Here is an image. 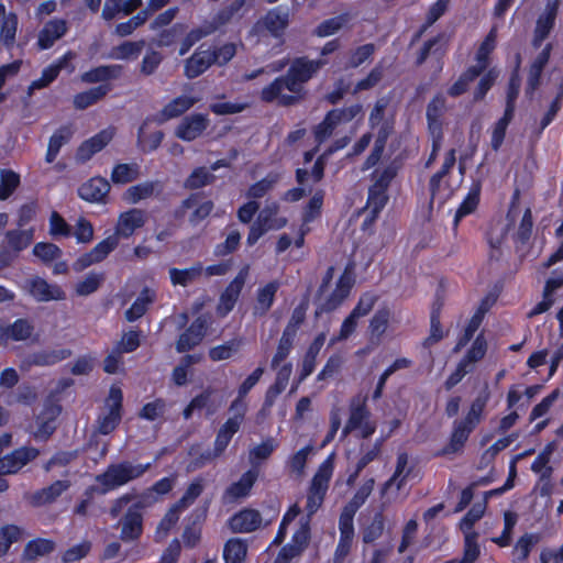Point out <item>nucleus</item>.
Here are the masks:
<instances>
[{
    "label": "nucleus",
    "instance_id": "obj_1",
    "mask_svg": "<svg viewBox=\"0 0 563 563\" xmlns=\"http://www.w3.org/2000/svg\"><path fill=\"white\" fill-rule=\"evenodd\" d=\"M161 454L156 455L153 462L145 464H132L129 461L112 463L108 465L103 473L96 476V482L99 484L98 494L106 495L121 486H124L131 481L137 479L147 471H150L154 463L158 461Z\"/></svg>",
    "mask_w": 563,
    "mask_h": 563
},
{
    "label": "nucleus",
    "instance_id": "obj_2",
    "mask_svg": "<svg viewBox=\"0 0 563 563\" xmlns=\"http://www.w3.org/2000/svg\"><path fill=\"white\" fill-rule=\"evenodd\" d=\"M367 395L357 394L349 401V418L342 429V437H347L353 431H358L362 439L371 438L377 429V424L371 419V410L367 406Z\"/></svg>",
    "mask_w": 563,
    "mask_h": 563
},
{
    "label": "nucleus",
    "instance_id": "obj_3",
    "mask_svg": "<svg viewBox=\"0 0 563 563\" xmlns=\"http://www.w3.org/2000/svg\"><path fill=\"white\" fill-rule=\"evenodd\" d=\"M333 473L332 457L329 456L321 463L316 474L313 475L307 493L306 510L307 516H313L322 506L329 483Z\"/></svg>",
    "mask_w": 563,
    "mask_h": 563
},
{
    "label": "nucleus",
    "instance_id": "obj_4",
    "mask_svg": "<svg viewBox=\"0 0 563 563\" xmlns=\"http://www.w3.org/2000/svg\"><path fill=\"white\" fill-rule=\"evenodd\" d=\"M106 406L108 407V412L99 416L97 419V430L102 435L113 432L122 420L123 393L120 387L114 385L110 387Z\"/></svg>",
    "mask_w": 563,
    "mask_h": 563
},
{
    "label": "nucleus",
    "instance_id": "obj_5",
    "mask_svg": "<svg viewBox=\"0 0 563 563\" xmlns=\"http://www.w3.org/2000/svg\"><path fill=\"white\" fill-rule=\"evenodd\" d=\"M354 283V277L346 267L336 280L335 288L332 292L323 301L317 305L314 316L320 317L323 313L333 312L341 307L344 300L350 296Z\"/></svg>",
    "mask_w": 563,
    "mask_h": 563
},
{
    "label": "nucleus",
    "instance_id": "obj_6",
    "mask_svg": "<svg viewBox=\"0 0 563 563\" xmlns=\"http://www.w3.org/2000/svg\"><path fill=\"white\" fill-rule=\"evenodd\" d=\"M144 508L145 504L142 500H136L121 517L119 521L121 526L120 539L123 542L137 541L142 537L144 531Z\"/></svg>",
    "mask_w": 563,
    "mask_h": 563
},
{
    "label": "nucleus",
    "instance_id": "obj_7",
    "mask_svg": "<svg viewBox=\"0 0 563 563\" xmlns=\"http://www.w3.org/2000/svg\"><path fill=\"white\" fill-rule=\"evenodd\" d=\"M250 266H243L235 277L228 284L224 290L221 292L219 303L217 306V313L221 317L228 316L239 300L242 289L245 285L249 276Z\"/></svg>",
    "mask_w": 563,
    "mask_h": 563
},
{
    "label": "nucleus",
    "instance_id": "obj_8",
    "mask_svg": "<svg viewBox=\"0 0 563 563\" xmlns=\"http://www.w3.org/2000/svg\"><path fill=\"white\" fill-rule=\"evenodd\" d=\"M119 245V240L112 234L100 241L89 252L81 254L73 264L76 272H81L87 267L100 263L108 257Z\"/></svg>",
    "mask_w": 563,
    "mask_h": 563
},
{
    "label": "nucleus",
    "instance_id": "obj_9",
    "mask_svg": "<svg viewBox=\"0 0 563 563\" xmlns=\"http://www.w3.org/2000/svg\"><path fill=\"white\" fill-rule=\"evenodd\" d=\"M207 331V319L203 316H198L178 336L175 345L176 351L178 353H186L195 349L202 342Z\"/></svg>",
    "mask_w": 563,
    "mask_h": 563
},
{
    "label": "nucleus",
    "instance_id": "obj_10",
    "mask_svg": "<svg viewBox=\"0 0 563 563\" xmlns=\"http://www.w3.org/2000/svg\"><path fill=\"white\" fill-rule=\"evenodd\" d=\"M40 450L33 446H22L15 449L10 454H7L0 459V475L18 473L27 463L35 460Z\"/></svg>",
    "mask_w": 563,
    "mask_h": 563
},
{
    "label": "nucleus",
    "instance_id": "obj_11",
    "mask_svg": "<svg viewBox=\"0 0 563 563\" xmlns=\"http://www.w3.org/2000/svg\"><path fill=\"white\" fill-rule=\"evenodd\" d=\"M146 222V212L139 208H132L121 212L118 217L113 236L129 239L137 229L144 227Z\"/></svg>",
    "mask_w": 563,
    "mask_h": 563
},
{
    "label": "nucleus",
    "instance_id": "obj_12",
    "mask_svg": "<svg viewBox=\"0 0 563 563\" xmlns=\"http://www.w3.org/2000/svg\"><path fill=\"white\" fill-rule=\"evenodd\" d=\"M110 189V183L104 177L93 176L78 187L77 194L87 202L106 203Z\"/></svg>",
    "mask_w": 563,
    "mask_h": 563
},
{
    "label": "nucleus",
    "instance_id": "obj_13",
    "mask_svg": "<svg viewBox=\"0 0 563 563\" xmlns=\"http://www.w3.org/2000/svg\"><path fill=\"white\" fill-rule=\"evenodd\" d=\"M113 131L110 129H103L85 140L76 151V161L78 163H87L91 157L102 151L113 139Z\"/></svg>",
    "mask_w": 563,
    "mask_h": 563
},
{
    "label": "nucleus",
    "instance_id": "obj_14",
    "mask_svg": "<svg viewBox=\"0 0 563 563\" xmlns=\"http://www.w3.org/2000/svg\"><path fill=\"white\" fill-rule=\"evenodd\" d=\"M208 125L209 119L206 114H190L185 117L178 124L175 135L185 142H191L199 137L207 130Z\"/></svg>",
    "mask_w": 563,
    "mask_h": 563
},
{
    "label": "nucleus",
    "instance_id": "obj_15",
    "mask_svg": "<svg viewBox=\"0 0 563 563\" xmlns=\"http://www.w3.org/2000/svg\"><path fill=\"white\" fill-rule=\"evenodd\" d=\"M229 527L234 533H251L262 525V516L258 510L243 508L229 518Z\"/></svg>",
    "mask_w": 563,
    "mask_h": 563
},
{
    "label": "nucleus",
    "instance_id": "obj_16",
    "mask_svg": "<svg viewBox=\"0 0 563 563\" xmlns=\"http://www.w3.org/2000/svg\"><path fill=\"white\" fill-rule=\"evenodd\" d=\"M123 75V66L119 64L99 65L81 74L80 79L86 84L111 85Z\"/></svg>",
    "mask_w": 563,
    "mask_h": 563
},
{
    "label": "nucleus",
    "instance_id": "obj_17",
    "mask_svg": "<svg viewBox=\"0 0 563 563\" xmlns=\"http://www.w3.org/2000/svg\"><path fill=\"white\" fill-rule=\"evenodd\" d=\"M206 44H201L196 48L194 54L186 59L184 75L188 79H195L207 71L213 64L209 48Z\"/></svg>",
    "mask_w": 563,
    "mask_h": 563
},
{
    "label": "nucleus",
    "instance_id": "obj_18",
    "mask_svg": "<svg viewBox=\"0 0 563 563\" xmlns=\"http://www.w3.org/2000/svg\"><path fill=\"white\" fill-rule=\"evenodd\" d=\"M244 420V411L230 417L218 430L214 439L216 455H221L229 446L234 434L240 430Z\"/></svg>",
    "mask_w": 563,
    "mask_h": 563
},
{
    "label": "nucleus",
    "instance_id": "obj_19",
    "mask_svg": "<svg viewBox=\"0 0 563 563\" xmlns=\"http://www.w3.org/2000/svg\"><path fill=\"white\" fill-rule=\"evenodd\" d=\"M473 430L474 428L463 423L462 420H455L449 443L438 451L434 456H446L462 451Z\"/></svg>",
    "mask_w": 563,
    "mask_h": 563
},
{
    "label": "nucleus",
    "instance_id": "obj_20",
    "mask_svg": "<svg viewBox=\"0 0 563 563\" xmlns=\"http://www.w3.org/2000/svg\"><path fill=\"white\" fill-rule=\"evenodd\" d=\"M280 285L278 279H274L257 288L253 308L254 316L263 317L267 314L275 302Z\"/></svg>",
    "mask_w": 563,
    "mask_h": 563
},
{
    "label": "nucleus",
    "instance_id": "obj_21",
    "mask_svg": "<svg viewBox=\"0 0 563 563\" xmlns=\"http://www.w3.org/2000/svg\"><path fill=\"white\" fill-rule=\"evenodd\" d=\"M29 291L40 302L63 300L65 298V292L59 286L48 284L42 277H34L30 280Z\"/></svg>",
    "mask_w": 563,
    "mask_h": 563
},
{
    "label": "nucleus",
    "instance_id": "obj_22",
    "mask_svg": "<svg viewBox=\"0 0 563 563\" xmlns=\"http://www.w3.org/2000/svg\"><path fill=\"white\" fill-rule=\"evenodd\" d=\"M325 65L323 59H309L306 56L296 57L289 68L288 73L302 84L308 82L317 71Z\"/></svg>",
    "mask_w": 563,
    "mask_h": 563
},
{
    "label": "nucleus",
    "instance_id": "obj_23",
    "mask_svg": "<svg viewBox=\"0 0 563 563\" xmlns=\"http://www.w3.org/2000/svg\"><path fill=\"white\" fill-rule=\"evenodd\" d=\"M34 325L26 318H19L10 324L0 323V342L1 341H25L33 334Z\"/></svg>",
    "mask_w": 563,
    "mask_h": 563
},
{
    "label": "nucleus",
    "instance_id": "obj_24",
    "mask_svg": "<svg viewBox=\"0 0 563 563\" xmlns=\"http://www.w3.org/2000/svg\"><path fill=\"white\" fill-rule=\"evenodd\" d=\"M198 102V99L189 96H178L170 100L158 112L156 121L164 123L170 119H175L184 114Z\"/></svg>",
    "mask_w": 563,
    "mask_h": 563
},
{
    "label": "nucleus",
    "instance_id": "obj_25",
    "mask_svg": "<svg viewBox=\"0 0 563 563\" xmlns=\"http://www.w3.org/2000/svg\"><path fill=\"white\" fill-rule=\"evenodd\" d=\"M482 183L479 180L473 181L468 192L456 209L453 224L456 228L460 221L466 216L472 214L476 211L481 201Z\"/></svg>",
    "mask_w": 563,
    "mask_h": 563
},
{
    "label": "nucleus",
    "instance_id": "obj_26",
    "mask_svg": "<svg viewBox=\"0 0 563 563\" xmlns=\"http://www.w3.org/2000/svg\"><path fill=\"white\" fill-rule=\"evenodd\" d=\"M391 318V311L388 307H380L375 311L368 322V334L372 343H380L384 334L388 330Z\"/></svg>",
    "mask_w": 563,
    "mask_h": 563
},
{
    "label": "nucleus",
    "instance_id": "obj_27",
    "mask_svg": "<svg viewBox=\"0 0 563 563\" xmlns=\"http://www.w3.org/2000/svg\"><path fill=\"white\" fill-rule=\"evenodd\" d=\"M263 24L273 37H282L289 24V13L280 7L273 8L264 15Z\"/></svg>",
    "mask_w": 563,
    "mask_h": 563
},
{
    "label": "nucleus",
    "instance_id": "obj_28",
    "mask_svg": "<svg viewBox=\"0 0 563 563\" xmlns=\"http://www.w3.org/2000/svg\"><path fill=\"white\" fill-rule=\"evenodd\" d=\"M206 519V510L194 511L183 531V542L185 548L195 549L201 540L202 522Z\"/></svg>",
    "mask_w": 563,
    "mask_h": 563
},
{
    "label": "nucleus",
    "instance_id": "obj_29",
    "mask_svg": "<svg viewBox=\"0 0 563 563\" xmlns=\"http://www.w3.org/2000/svg\"><path fill=\"white\" fill-rule=\"evenodd\" d=\"M69 487L70 482L67 479L55 481L47 487L36 490L31 497V503L33 506H43L51 504L55 501Z\"/></svg>",
    "mask_w": 563,
    "mask_h": 563
},
{
    "label": "nucleus",
    "instance_id": "obj_30",
    "mask_svg": "<svg viewBox=\"0 0 563 563\" xmlns=\"http://www.w3.org/2000/svg\"><path fill=\"white\" fill-rule=\"evenodd\" d=\"M258 478V470L257 468H250L246 472H244L239 481L232 483L230 486H228L225 494L233 498V499H240L247 497L256 483Z\"/></svg>",
    "mask_w": 563,
    "mask_h": 563
},
{
    "label": "nucleus",
    "instance_id": "obj_31",
    "mask_svg": "<svg viewBox=\"0 0 563 563\" xmlns=\"http://www.w3.org/2000/svg\"><path fill=\"white\" fill-rule=\"evenodd\" d=\"M112 85H98L86 91L78 92L74 96V107L77 110H85L100 100H102L111 90Z\"/></svg>",
    "mask_w": 563,
    "mask_h": 563
},
{
    "label": "nucleus",
    "instance_id": "obj_32",
    "mask_svg": "<svg viewBox=\"0 0 563 563\" xmlns=\"http://www.w3.org/2000/svg\"><path fill=\"white\" fill-rule=\"evenodd\" d=\"M354 516L341 512L339 518L340 540L336 547V555L345 556L352 547L354 538Z\"/></svg>",
    "mask_w": 563,
    "mask_h": 563
},
{
    "label": "nucleus",
    "instance_id": "obj_33",
    "mask_svg": "<svg viewBox=\"0 0 563 563\" xmlns=\"http://www.w3.org/2000/svg\"><path fill=\"white\" fill-rule=\"evenodd\" d=\"M391 134V129L389 124H384L380 129H378L376 133V139L374 142V146L369 153V155L366 157V159L363 163L362 170H368L372 167L376 166L378 162L380 161L387 141Z\"/></svg>",
    "mask_w": 563,
    "mask_h": 563
},
{
    "label": "nucleus",
    "instance_id": "obj_34",
    "mask_svg": "<svg viewBox=\"0 0 563 563\" xmlns=\"http://www.w3.org/2000/svg\"><path fill=\"white\" fill-rule=\"evenodd\" d=\"M71 355L69 349L41 350L29 355L27 363L32 366H52Z\"/></svg>",
    "mask_w": 563,
    "mask_h": 563
},
{
    "label": "nucleus",
    "instance_id": "obj_35",
    "mask_svg": "<svg viewBox=\"0 0 563 563\" xmlns=\"http://www.w3.org/2000/svg\"><path fill=\"white\" fill-rule=\"evenodd\" d=\"M55 542L51 539L35 538L30 540L22 552V561L34 562L40 556L51 554L55 550Z\"/></svg>",
    "mask_w": 563,
    "mask_h": 563
},
{
    "label": "nucleus",
    "instance_id": "obj_36",
    "mask_svg": "<svg viewBox=\"0 0 563 563\" xmlns=\"http://www.w3.org/2000/svg\"><path fill=\"white\" fill-rule=\"evenodd\" d=\"M497 40V30L493 27L488 34L485 36L483 42L479 44L475 59L477 62L476 65L471 66L472 68L481 69V75L487 69L490 63V54L494 52L496 47Z\"/></svg>",
    "mask_w": 563,
    "mask_h": 563
},
{
    "label": "nucleus",
    "instance_id": "obj_37",
    "mask_svg": "<svg viewBox=\"0 0 563 563\" xmlns=\"http://www.w3.org/2000/svg\"><path fill=\"white\" fill-rule=\"evenodd\" d=\"M441 310L442 303H433L430 312V333L422 342V346L426 349L437 344L448 334L441 324Z\"/></svg>",
    "mask_w": 563,
    "mask_h": 563
},
{
    "label": "nucleus",
    "instance_id": "obj_38",
    "mask_svg": "<svg viewBox=\"0 0 563 563\" xmlns=\"http://www.w3.org/2000/svg\"><path fill=\"white\" fill-rule=\"evenodd\" d=\"M533 217L530 207L526 208L522 218L518 224L517 231L512 235V241L517 251L526 247L532 236Z\"/></svg>",
    "mask_w": 563,
    "mask_h": 563
},
{
    "label": "nucleus",
    "instance_id": "obj_39",
    "mask_svg": "<svg viewBox=\"0 0 563 563\" xmlns=\"http://www.w3.org/2000/svg\"><path fill=\"white\" fill-rule=\"evenodd\" d=\"M157 186L158 181L154 180H147L133 185L123 192L122 198L126 203L136 205L141 200L151 198L154 195Z\"/></svg>",
    "mask_w": 563,
    "mask_h": 563
},
{
    "label": "nucleus",
    "instance_id": "obj_40",
    "mask_svg": "<svg viewBox=\"0 0 563 563\" xmlns=\"http://www.w3.org/2000/svg\"><path fill=\"white\" fill-rule=\"evenodd\" d=\"M551 51L552 44L548 43L532 62L528 75V87L531 90H534L539 86L542 71L549 63Z\"/></svg>",
    "mask_w": 563,
    "mask_h": 563
},
{
    "label": "nucleus",
    "instance_id": "obj_41",
    "mask_svg": "<svg viewBox=\"0 0 563 563\" xmlns=\"http://www.w3.org/2000/svg\"><path fill=\"white\" fill-rule=\"evenodd\" d=\"M141 175V167L137 163L115 164L111 172V181L114 185H125L136 180Z\"/></svg>",
    "mask_w": 563,
    "mask_h": 563
},
{
    "label": "nucleus",
    "instance_id": "obj_42",
    "mask_svg": "<svg viewBox=\"0 0 563 563\" xmlns=\"http://www.w3.org/2000/svg\"><path fill=\"white\" fill-rule=\"evenodd\" d=\"M247 555V543L240 538L229 539L223 548L225 563H243Z\"/></svg>",
    "mask_w": 563,
    "mask_h": 563
},
{
    "label": "nucleus",
    "instance_id": "obj_43",
    "mask_svg": "<svg viewBox=\"0 0 563 563\" xmlns=\"http://www.w3.org/2000/svg\"><path fill=\"white\" fill-rule=\"evenodd\" d=\"M445 109V97L441 92H438L427 106L426 118L428 128L443 126L442 115Z\"/></svg>",
    "mask_w": 563,
    "mask_h": 563
},
{
    "label": "nucleus",
    "instance_id": "obj_44",
    "mask_svg": "<svg viewBox=\"0 0 563 563\" xmlns=\"http://www.w3.org/2000/svg\"><path fill=\"white\" fill-rule=\"evenodd\" d=\"M374 485L375 479L373 477L367 478L345 505L342 512L355 516L356 511L366 503L367 498L372 494Z\"/></svg>",
    "mask_w": 563,
    "mask_h": 563
},
{
    "label": "nucleus",
    "instance_id": "obj_45",
    "mask_svg": "<svg viewBox=\"0 0 563 563\" xmlns=\"http://www.w3.org/2000/svg\"><path fill=\"white\" fill-rule=\"evenodd\" d=\"M203 272V266L201 263H196L191 267L179 269V268H170L169 269V278L173 285H179L186 287L190 283L198 279Z\"/></svg>",
    "mask_w": 563,
    "mask_h": 563
},
{
    "label": "nucleus",
    "instance_id": "obj_46",
    "mask_svg": "<svg viewBox=\"0 0 563 563\" xmlns=\"http://www.w3.org/2000/svg\"><path fill=\"white\" fill-rule=\"evenodd\" d=\"M278 443L273 437H268L260 444L252 448L249 452V461L252 465L251 468H257L261 462L269 459L273 452L277 449Z\"/></svg>",
    "mask_w": 563,
    "mask_h": 563
},
{
    "label": "nucleus",
    "instance_id": "obj_47",
    "mask_svg": "<svg viewBox=\"0 0 563 563\" xmlns=\"http://www.w3.org/2000/svg\"><path fill=\"white\" fill-rule=\"evenodd\" d=\"M389 200L388 191L371 185L367 191L366 207L369 210L371 220H375Z\"/></svg>",
    "mask_w": 563,
    "mask_h": 563
},
{
    "label": "nucleus",
    "instance_id": "obj_48",
    "mask_svg": "<svg viewBox=\"0 0 563 563\" xmlns=\"http://www.w3.org/2000/svg\"><path fill=\"white\" fill-rule=\"evenodd\" d=\"M323 201L324 191L318 189L302 209L301 221L303 225H308L321 217Z\"/></svg>",
    "mask_w": 563,
    "mask_h": 563
},
{
    "label": "nucleus",
    "instance_id": "obj_49",
    "mask_svg": "<svg viewBox=\"0 0 563 563\" xmlns=\"http://www.w3.org/2000/svg\"><path fill=\"white\" fill-rule=\"evenodd\" d=\"M19 19L16 13L9 12L1 22L0 40L7 49H11L15 43Z\"/></svg>",
    "mask_w": 563,
    "mask_h": 563
},
{
    "label": "nucleus",
    "instance_id": "obj_50",
    "mask_svg": "<svg viewBox=\"0 0 563 563\" xmlns=\"http://www.w3.org/2000/svg\"><path fill=\"white\" fill-rule=\"evenodd\" d=\"M388 103L389 100L386 97L376 100L368 115V125L371 129L378 130L387 123L390 125L391 132L394 131V121L385 118Z\"/></svg>",
    "mask_w": 563,
    "mask_h": 563
},
{
    "label": "nucleus",
    "instance_id": "obj_51",
    "mask_svg": "<svg viewBox=\"0 0 563 563\" xmlns=\"http://www.w3.org/2000/svg\"><path fill=\"white\" fill-rule=\"evenodd\" d=\"M539 541L540 536L538 533H525L523 536H521L514 547V561L517 563L526 561L529 558L532 549L534 548L536 544L539 543Z\"/></svg>",
    "mask_w": 563,
    "mask_h": 563
},
{
    "label": "nucleus",
    "instance_id": "obj_52",
    "mask_svg": "<svg viewBox=\"0 0 563 563\" xmlns=\"http://www.w3.org/2000/svg\"><path fill=\"white\" fill-rule=\"evenodd\" d=\"M481 76V69L467 67L457 78V80L448 88V95L452 98H457L464 95L477 77Z\"/></svg>",
    "mask_w": 563,
    "mask_h": 563
},
{
    "label": "nucleus",
    "instance_id": "obj_53",
    "mask_svg": "<svg viewBox=\"0 0 563 563\" xmlns=\"http://www.w3.org/2000/svg\"><path fill=\"white\" fill-rule=\"evenodd\" d=\"M145 45L144 40L140 41H124L121 44L112 47L110 57L112 59H130L136 58L143 51Z\"/></svg>",
    "mask_w": 563,
    "mask_h": 563
},
{
    "label": "nucleus",
    "instance_id": "obj_54",
    "mask_svg": "<svg viewBox=\"0 0 563 563\" xmlns=\"http://www.w3.org/2000/svg\"><path fill=\"white\" fill-rule=\"evenodd\" d=\"M489 400V393L484 390L479 394L471 404L470 410L466 416L462 419L463 423L471 426V428H476V426L481 422L483 412L487 406Z\"/></svg>",
    "mask_w": 563,
    "mask_h": 563
},
{
    "label": "nucleus",
    "instance_id": "obj_55",
    "mask_svg": "<svg viewBox=\"0 0 563 563\" xmlns=\"http://www.w3.org/2000/svg\"><path fill=\"white\" fill-rule=\"evenodd\" d=\"M246 4V0H231L214 14L212 22L219 27L230 23Z\"/></svg>",
    "mask_w": 563,
    "mask_h": 563
},
{
    "label": "nucleus",
    "instance_id": "obj_56",
    "mask_svg": "<svg viewBox=\"0 0 563 563\" xmlns=\"http://www.w3.org/2000/svg\"><path fill=\"white\" fill-rule=\"evenodd\" d=\"M153 301V296L150 294L148 288H144L137 298L133 301L131 307L125 311V319L129 322H134L142 318L147 311L148 305Z\"/></svg>",
    "mask_w": 563,
    "mask_h": 563
},
{
    "label": "nucleus",
    "instance_id": "obj_57",
    "mask_svg": "<svg viewBox=\"0 0 563 563\" xmlns=\"http://www.w3.org/2000/svg\"><path fill=\"white\" fill-rule=\"evenodd\" d=\"M385 529V517L382 511L374 514L371 522L362 529V541L371 544L379 539Z\"/></svg>",
    "mask_w": 563,
    "mask_h": 563
},
{
    "label": "nucleus",
    "instance_id": "obj_58",
    "mask_svg": "<svg viewBox=\"0 0 563 563\" xmlns=\"http://www.w3.org/2000/svg\"><path fill=\"white\" fill-rule=\"evenodd\" d=\"M21 177L12 169L0 170V200L9 199L19 188Z\"/></svg>",
    "mask_w": 563,
    "mask_h": 563
},
{
    "label": "nucleus",
    "instance_id": "obj_59",
    "mask_svg": "<svg viewBox=\"0 0 563 563\" xmlns=\"http://www.w3.org/2000/svg\"><path fill=\"white\" fill-rule=\"evenodd\" d=\"M349 21V14L342 13L322 21L314 29L313 34L318 37H327L339 32Z\"/></svg>",
    "mask_w": 563,
    "mask_h": 563
},
{
    "label": "nucleus",
    "instance_id": "obj_60",
    "mask_svg": "<svg viewBox=\"0 0 563 563\" xmlns=\"http://www.w3.org/2000/svg\"><path fill=\"white\" fill-rule=\"evenodd\" d=\"M397 174L398 166L395 163L388 164L383 169H375L371 175V178L373 180L372 185L374 187L388 191Z\"/></svg>",
    "mask_w": 563,
    "mask_h": 563
},
{
    "label": "nucleus",
    "instance_id": "obj_61",
    "mask_svg": "<svg viewBox=\"0 0 563 563\" xmlns=\"http://www.w3.org/2000/svg\"><path fill=\"white\" fill-rule=\"evenodd\" d=\"M34 230H9L5 233L8 245L15 252L25 250L33 241Z\"/></svg>",
    "mask_w": 563,
    "mask_h": 563
},
{
    "label": "nucleus",
    "instance_id": "obj_62",
    "mask_svg": "<svg viewBox=\"0 0 563 563\" xmlns=\"http://www.w3.org/2000/svg\"><path fill=\"white\" fill-rule=\"evenodd\" d=\"M555 26V21L541 14L536 20L531 44L534 48H539L543 42L550 36Z\"/></svg>",
    "mask_w": 563,
    "mask_h": 563
},
{
    "label": "nucleus",
    "instance_id": "obj_63",
    "mask_svg": "<svg viewBox=\"0 0 563 563\" xmlns=\"http://www.w3.org/2000/svg\"><path fill=\"white\" fill-rule=\"evenodd\" d=\"M23 534V529L16 525H5L0 528V558L5 555L14 542Z\"/></svg>",
    "mask_w": 563,
    "mask_h": 563
},
{
    "label": "nucleus",
    "instance_id": "obj_64",
    "mask_svg": "<svg viewBox=\"0 0 563 563\" xmlns=\"http://www.w3.org/2000/svg\"><path fill=\"white\" fill-rule=\"evenodd\" d=\"M240 244L241 233L239 232L238 229H232L228 233L224 242L219 243L214 246L213 255L216 257H225L228 255H231L240 247Z\"/></svg>",
    "mask_w": 563,
    "mask_h": 563
}]
</instances>
